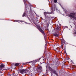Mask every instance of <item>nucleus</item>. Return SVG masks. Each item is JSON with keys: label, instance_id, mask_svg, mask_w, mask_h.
Listing matches in <instances>:
<instances>
[{"label": "nucleus", "instance_id": "nucleus-1", "mask_svg": "<svg viewBox=\"0 0 76 76\" xmlns=\"http://www.w3.org/2000/svg\"><path fill=\"white\" fill-rule=\"evenodd\" d=\"M37 28H38V29H39V31H40L41 33H42V34H43V35H44L45 41H46V38H47V37L46 36V35H45V34L44 33V31H43V30H42V29H41V27H40L39 26H38L37 27Z\"/></svg>", "mask_w": 76, "mask_h": 76}, {"label": "nucleus", "instance_id": "nucleus-2", "mask_svg": "<svg viewBox=\"0 0 76 76\" xmlns=\"http://www.w3.org/2000/svg\"><path fill=\"white\" fill-rule=\"evenodd\" d=\"M75 15H76L75 13H72L71 14L69 15V16L70 18H72L73 19H74L76 20V17L75 16Z\"/></svg>", "mask_w": 76, "mask_h": 76}, {"label": "nucleus", "instance_id": "nucleus-3", "mask_svg": "<svg viewBox=\"0 0 76 76\" xmlns=\"http://www.w3.org/2000/svg\"><path fill=\"white\" fill-rule=\"evenodd\" d=\"M54 69H55L54 68H53V69L50 68V70L51 72L52 73H54L56 76H58V74L57 73V72L56 71L54 70Z\"/></svg>", "mask_w": 76, "mask_h": 76}, {"label": "nucleus", "instance_id": "nucleus-4", "mask_svg": "<svg viewBox=\"0 0 76 76\" xmlns=\"http://www.w3.org/2000/svg\"><path fill=\"white\" fill-rule=\"evenodd\" d=\"M42 70V66H41V65H39V66L38 67L37 69V71L38 73H39L40 72H41Z\"/></svg>", "mask_w": 76, "mask_h": 76}, {"label": "nucleus", "instance_id": "nucleus-5", "mask_svg": "<svg viewBox=\"0 0 76 76\" xmlns=\"http://www.w3.org/2000/svg\"><path fill=\"white\" fill-rule=\"evenodd\" d=\"M19 72L21 74H24V73H26V71L25 69H19Z\"/></svg>", "mask_w": 76, "mask_h": 76}, {"label": "nucleus", "instance_id": "nucleus-6", "mask_svg": "<svg viewBox=\"0 0 76 76\" xmlns=\"http://www.w3.org/2000/svg\"><path fill=\"white\" fill-rule=\"evenodd\" d=\"M37 61L38 62L39 61H38V60H36L35 61H33L31 62H28L26 63V64H28V63H31V65L32 66H33V65H34L35 64V63H36V62H37Z\"/></svg>", "mask_w": 76, "mask_h": 76}, {"label": "nucleus", "instance_id": "nucleus-7", "mask_svg": "<svg viewBox=\"0 0 76 76\" xmlns=\"http://www.w3.org/2000/svg\"><path fill=\"white\" fill-rule=\"evenodd\" d=\"M51 9L52 12H53V11H55V10H57V8L56 6H53V7L51 8Z\"/></svg>", "mask_w": 76, "mask_h": 76}, {"label": "nucleus", "instance_id": "nucleus-8", "mask_svg": "<svg viewBox=\"0 0 76 76\" xmlns=\"http://www.w3.org/2000/svg\"><path fill=\"white\" fill-rule=\"evenodd\" d=\"M50 66H52V68H54V67H56V66H57V64L54 65V62H52V63H51V64H50Z\"/></svg>", "mask_w": 76, "mask_h": 76}, {"label": "nucleus", "instance_id": "nucleus-9", "mask_svg": "<svg viewBox=\"0 0 76 76\" xmlns=\"http://www.w3.org/2000/svg\"><path fill=\"white\" fill-rule=\"evenodd\" d=\"M44 15H45V16L46 17V19H47V18H49V17H48V16L47 15V14H49V12H45L44 13Z\"/></svg>", "mask_w": 76, "mask_h": 76}, {"label": "nucleus", "instance_id": "nucleus-10", "mask_svg": "<svg viewBox=\"0 0 76 76\" xmlns=\"http://www.w3.org/2000/svg\"><path fill=\"white\" fill-rule=\"evenodd\" d=\"M25 4V9H26V6H27V4H26V1H27V0H23Z\"/></svg>", "mask_w": 76, "mask_h": 76}, {"label": "nucleus", "instance_id": "nucleus-11", "mask_svg": "<svg viewBox=\"0 0 76 76\" xmlns=\"http://www.w3.org/2000/svg\"><path fill=\"white\" fill-rule=\"evenodd\" d=\"M56 28V31H59L60 30V26L57 25Z\"/></svg>", "mask_w": 76, "mask_h": 76}, {"label": "nucleus", "instance_id": "nucleus-12", "mask_svg": "<svg viewBox=\"0 0 76 76\" xmlns=\"http://www.w3.org/2000/svg\"><path fill=\"white\" fill-rule=\"evenodd\" d=\"M61 46H63V44H64L65 42H64V40L63 39H61Z\"/></svg>", "mask_w": 76, "mask_h": 76}, {"label": "nucleus", "instance_id": "nucleus-13", "mask_svg": "<svg viewBox=\"0 0 76 76\" xmlns=\"http://www.w3.org/2000/svg\"><path fill=\"white\" fill-rule=\"evenodd\" d=\"M63 45H64V49H66V44L64 43V44H63Z\"/></svg>", "mask_w": 76, "mask_h": 76}, {"label": "nucleus", "instance_id": "nucleus-14", "mask_svg": "<svg viewBox=\"0 0 76 76\" xmlns=\"http://www.w3.org/2000/svg\"><path fill=\"white\" fill-rule=\"evenodd\" d=\"M53 35L55 37H58V34L56 33H55V34H53Z\"/></svg>", "mask_w": 76, "mask_h": 76}, {"label": "nucleus", "instance_id": "nucleus-15", "mask_svg": "<svg viewBox=\"0 0 76 76\" xmlns=\"http://www.w3.org/2000/svg\"><path fill=\"white\" fill-rule=\"evenodd\" d=\"M15 22H24V21L22 20H15Z\"/></svg>", "mask_w": 76, "mask_h": 76}, {"label": "nucleus", "instance_id": "nucleus-16", "mask_svg": "<svg viewBox=\"0 0 76 76\" xmlns=\"http://www.w3.org/2000/svg\"><path fill=\"white\" fill-rule=\"evenodd\" d=\"M4 65L3 64H2L0 66V67H1V68H3V67H4Z\"/></svg>", "mask_w": 76, "mask_h": 76}, {"label": "nucleus", "instance_id": "nucleus-17", "mask_svg": "<svg viewBox=\"0 0 76 76\" xmlns=\"http://www.w3.org/2000/svg\"><path fill=\"white\" fill-rule=\"evenodd\" d=\"M25 15H26V13L25 12H24L23 14L22 15L23 17H24V16H25Z\"/></svg>", "mask_w": 76, "mask_h": 76}, {"label": "nucleus", "instance_id": "nucleus-18", "mask_svg": "<svg viewBox=\"0 0 76 76\" xmlns=\"http://www.w3.org/2000/svg\"><path fill=\"white\" fill-rule=\"evenodd\" d=\"M19 63H17L16 64H15V66H19Z\"/></svg>", "mask_w": 76, "mask_h": 76}, {"label": "nucleus", "instance_id": "nucleus-19", "mask_svg": "<svg viewBox=\"0 0 76 76\" xmlns=\"http://www.w3.org/2000/svg\"><path fill=\"white\" fill-rule=\"evenodd\" d=\"M57 2V0H54V3H56Z\"/></svg>", "mask_w": 76, "mask_h": 76}, {"label": "nucleus", "instance_id": "nucleus-20", "mask_svg": "<svg viewBox=\"0 0 76 76\" xmlns=\"http://www.w3.org/2000/svg\"><path fill=\"white\" fill-rule=\"evenodd\" d=\"M47 44H45V48H47Z\"/></svg>", "mask_w": 76, "mask_h": 76}, {"label": "nucleus", "instance_id": "nucleus-21", "mask_svg": "<svg viewBox=\"0 0 76 76\" xmlns=\"http://www.w3.org/2000/svg\"><path fill=\"white\" fill-rule=\"evenodd\" d=\"M23 66L22 65V66L21 67V69H22L23 68Z\"/></svg>", "mask_w": 76, "mask_h": 76}, {"label": "nucleus", "instance_id": "nucleus-22", "mask_svg": "<svg viewBox=\"0 0 76 76\" xmlns=\"http://www.w3.org/2000/svg\"><path fill=\"white\" fill-rule=\"evenodd\" d=\"M45 43H46V44H47V41H45Z\"/></svg>", "mask_w": 76, "mask_h": 76}, {"label": "nucleus", "instance_id": "nucleus-23", "mask_svg": "<svg viewBox=\"0 0 76 76\" xmlns=\"http://www.w3.org/2000/svg\"><path fill=\"white\" fill-rule=\"evenodd\" d=\"M42 20H44V19L43 18H42Z\"/></svg>", "mask_w": 76, "mask_h": 76}, {"label": "nucleus", "instance_id": "nucleus-24", "mask_svg": "<svg viewBox=\"0 0 76 76\" xmlns=\"http://www.w3.org/2000/svg\"><path fill=\"white\" fill-rule=\"evenodd\" d=\"M47 50V48H45V50Z\"/></svg>", "mask_w": 76, "mask_h": 76}, {"label": "nucleus", "instance_id": "nucleus-25", "mask_svg": "<svg viewBox=\"0 0 76 76\" xmlns=\"http://www.w3.org/2000/svg\"><path fill=\"white\" fill-rule=\"evenodd\" d=\"M44 63V62H42V63H41L40 64H42V63Z\"/></svg>", "mask_w": 76, "mask_h": 76}, {"label": "nucleus", "instance_id": "nucleus-26", "mask_svg": "<svg viewBox=\"0 0 76 76\" xmlns=\"http://www.w3.org/2000/svg\"><path fill=\"white\" fill-rule=\"evenodd\" d=\"M43 62H44V59H43Z\"/></svg>", "mask_w": 76, "mask_h": 76}, {"label": "nucleus", "instance_id": "nucleus-27", "mask_svg": "<svg viewBox=\"0 0 76 76\" xmlns=\"http://www.w3.org/2000/svg\"><path fill=\"white\" fill-rule=\"evenodd\" d=\"M62 8L63 9H64V8L63 7H62Z\"/></svg>", "mask_w": 76, "mask_h": 76}, {"label": "nucleus", "instance_id": "nucleus-28", "mask_svg": "<svg viewBox=\"0 0 76 76\" xmlns=\"http://www.w3.org/2000/svg\"><path fill=\"white\" fill-rule=\"evenodd\" d=\"M31 68H30V70H31Z\"/></svg>", "mask_w": 76, "mask_h": 76}, {"label": "nucleus", "instance_id": "nucleus-29", "mask_svg": "<svg viewBox=\"0 0 76 76\" xmlns=\"http://www.w3.org/2000/svg\"><path fill=\"white\" fill-rule=\"evenodd\" d=\"M30 9H31V7H30Z\"/></svg>", "mask_w": 76, "mask_h": 76}]
</instances>
